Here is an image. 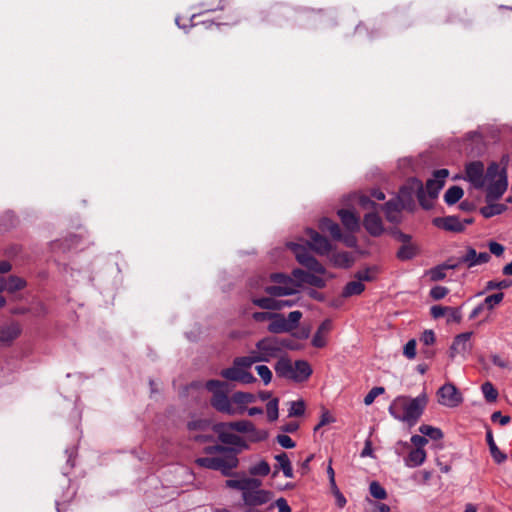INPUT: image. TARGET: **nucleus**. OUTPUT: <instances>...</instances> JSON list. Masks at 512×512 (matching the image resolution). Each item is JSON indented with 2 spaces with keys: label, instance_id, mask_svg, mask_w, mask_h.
<instances>
[{
  "label": "nucleus",
  "instance_id": "obj_1",
  "mask_svg": "<svg viewBox=\"0 0 512 512\" xmlns=\"http://www.w3.org/2000/svg\"><path fill=\"white\" fill-rule=\"evenodd\" d=\"M427 404L428 397L425 392L415 398L400 395L391 402L388 411L394 419L413 427L420 420Z\"/></svg>",
  "mask_w": 512,
  "mask_h": 512
},
{
  "label": "nucleus",
  "instance_id": "obj_2",
  "mask_svg": "<svg viewBox=\"0 0 512 512\" xmlns=\"http://www.w3.org/2000/svg\"><path fill=\"white\" fill-rule=\"evenodd\" d=\"M288 247L291 249V251L295 254V257L297 261L304 267H306L309 271H312L313 273H310L306 284H309L311 286H314L316 288H324L326 286V281L314 273L323 275L326 273L325 267L309 252V250L298 243H289Z\"/></svg>",
  "mask_w": 512,
  "mask_h": 512
},
{
  "label": "nucleus",
  "instance_id": "obj_3",
  "mask_svg": "<svg viewBox=\"0 0 512 512\" xmlns=\"http://www.w3.org/2000/svg\"><path fill=\"white\" fill-rule=\"evenodd\" d=\"M205 388L210 392V405L219 413L229 416L236 415V408L233 406L232 396L229 397V384L225 381L211 379L205 383Z\"/></svg>",
  "mask_w": 512,
  "mask_h": 512
},
{
  "label": "nucleus",
  "instance_id": "obj_4",
  "mask_svg": "<svg viewBox=\"0 0 512 512\" xmlns=\"http://www.w3.org/2000/svg\"><path fill=\"white\" fill-rule=\"evenodd\" d=\"M397 197L404 205V208L409 211L415 208V197L423 209L429 210L432 208V203L426 199V192L422 181L416 177L409 178L400 187Z\"/></svg>",
  "mask_w": 512,
  "mask_h": 512
},
{
  "label": "nucleus",
  "instance_id": "obj_5",
  "mask_svg": "<svg viewBox=\"0 0 512 512\" xmlns=\"http://www.w3.org/2000/svg\"><path fill=\"white\" fill-rule=\"evenodd\" d=\"M195 464L201 468L220 471L223 476L229 477L239 465V459L235 455L221 457H199Z\"/></svg>",
  "mask_w": 512,
  "mask_h": 512
},
{
  "label": "nucleus",
  "instance_id": "obj_6",
  "mask_svg": "<svg viewBox=\"0 0 512 512\" xmlns=\"http://www.w3.org/2000/svg\"><path fill=\"white\" fill-rule=\"evenodd\" d=\"M438 401L440 404L454 408L463 402V397L456 386L452 383H446L438 391Z\"/></svg>",
  "mask_w": 512,
  "mask_h": 512
},
{
  "label": "nucleus",
  "instance_id": "obj_7",
  "mask_svg": "<svg viewBox=\"0 0 512 512\" xmlns=\"http://www.w3.org/2000/svg\"><path fill=\"white\" fill-rule=\"evenodd\" d=\"M306 235L309 237L307 244L317 254L326 255L331 251L332 245L329 240L316 230L308 228L306 230Z\"/></svg>",
  "mask_w": 512,
  "mask_h": 512
},
{
  "label": "nucleus",
  "instance_id": "obj_8",
  "mask_svg": "<svg viewBox=\"0 0 512 512\" xmlns=\"http://www.w3.org/2000/svg\"><path fill=\"white\" fill-rule=\"evenodd\" d=\"M466 179L477 189L483 188L484 164L481 161H472L465 166Z\"/></svg>",
  "mask_w": 512,
  "mask_h": 512
},
{
  "label": "nucleus",
  "instance_id": "obj_9",
  "mask_svg": "<svg viewBox=\"0 0 512 512\" xmlns=\"http://www.w3.org/2000/svg\"><path fill=\"white\" fill-rule=\"evenodd\" d=\"M448 176V169L442 168L434 171L433 178L428 179L426 182V191L430 198L435 199L438 197L440 190L445 185V179Z\"/></svg>",
  "mask_w": 512,
  "mask_h": 512
},
{
  "label": "nucleus",
  "instance_id": "obj_10",
  "mask_svg": "<svg viewBox=\"0 0 512 512\" xmlns=\"http://www.w3.org/2000/svg\"><path fill=\"white\" fill-rule=\"evenodd\" d=\"M273 493L268 490H245L242 494L244 505L249 507L261 506L268 503Z\"/></svg>",
  "mask_w": 512,
  "mask_h": 512
},
{
  "label": "nucleus",
  "instance_id": "obj_11",
  "mask_svg": "<svg viewBox=\"0 0 512 512\" xmlns=\"http://www.w3.org/2000/svg\"><path fill=\"white\" fill-rule=\"evenodd\" d=\"M432 224L439 229L453 233H462L465 231L464 223H462L459 216L456 215L436 217L432 220Z\"/></svg>",
  "mask_w": 512,
  "mask_h": 512
},
{
  "label": "nucleus",
  "instance_id": "obj_12",
  "mask_svg": "<svg viewBox=\"0 0 512 512\" xmlns=\"http://www.w3.org/2000/svg\"><path fill=\"white\" fill-rule=\"evenodd\" d=\"M255 346L257 350L262 352L263 356L267 357V362L281 353L278 345V337L275 336L265 337L259 340Z\"/></svg>",
  "mask_w": 512,
  "mask_h": 512
},
{
  "label": "nucleus",
  "instance_id": "obj_13",
  "mask_svg": "<svg viewBox=\"0 0 512 512\" xmlns=\"http://www.w3.org/2000/svg\"><path fill=\"white\" fill-rule=\"evenodd\" d=\"M230 430L237 431L239 433H254L257 435L253 439L254 441H263L267 438V432L265 431H256L255 425L249 420H240L235 422H225Z\"/></svg>",
  "mask_w": 512,
  "mask_h": 512
},
{
  "label": "nucleus",
  "instance_id": "obj_14",
  "mask_svg": "<svg viewBox=\"0 0 512 512\" xmlns=\"http://www.w3.org/2000/svg\"><path fill=\"white\" fill-rule=\"evenodd\" d=\"M363 226L373 237H379L384 232L382 219L376 212H369L364 215Z\"/></svg>",
  "mask_w": 512,
  "mask_h": 512
},
{
  "label": "nucleus",
  "instance_id": "obj_15",
  "mask_svg": "<svg viewBox=\"0 0 512 512\" xmlns=\"http://www.w3.org/2000/svg\"><path fill=\"white\" fill-rule=\"evenodd\" d=\"M472 332H464L457 335L452 345L450 346L449 356L451 359H454L458 354H464L471 349L470 338L472 336Z\"/></svg>",
  "mask_w": 512,
  "mask_h": 512
},
{
  "label": "nucleus",
  "instance_id": "obj_16",
  "mask_svg": "<svg viewBox=\"0 0 512 512\" xmlns=\"http://www.w3.org/2000/svg\"><path fill=\"white\" fill-rule=\"evenodd\" d=\"M229 427L225 422L216 423L213 425V431L217 434L218 439L225 446L232 447L233 444H236L240 441V436L234 433L229 432Z\"/></svg>",
  "mask_w": 512,
  "mask_h": 512
},
{
  "label": "nucleus",
  "instance_id": "obj_17",
  "mask_svg": "<svg viewBox=\"0 0 512 512\" xmlns=\"http://www.w3.org/2000/svg\"><path fill=\"white\" fill-rule=\"evenodd\" d=\"M232 400L236 405V415H242L246 412L247 405L256 401V395L250 392L236 391L232 395Z\"/></svg>",
  "mask_w": 512,
  "mask_h": 512
},
{
  "label": "nucleus",
  "instance_id": "obj_18",
  "mask_svg": "<svg viewBox=\"0 0 512 512\" xmlns=\"http://www.w3.org/2000/svg\"><path fill=\"white\" fill-rule=\"evenodd\" d=\"M337 215L348 231L353 233L360 229V219L353 211L349 209H339Z\"/></svg>",
  "mask_w": 512,
  "mask_h": 512
},
{
  "label": "nucleus",
  "instance_id": "obj_19",
  "mask_svg": "<svg viewBox=\"0 0 512 512\" xmlns=\"http://www.w3.org/2000/svg\"><path fill=\"white\" fill-rule=\"evenodd\" d=\"M381 208L385 213L386 219L391 223L397 222L398 214L402 209H405L404 205L397 196L387 201L384 205L381 206Z\"/></svg>",
  "mask_w": 512,
  "mask_h": 512
},
{
  "label": "nucleus",
  "instance_id": "obj_20",
  "mask_svg": "<svg viewBox=\"0 0 512 512\" xmlns=\"http://www.w3.org/2000/svg\"><path fill=\"white\" fill-rule=\"evenodd\" d=\"M311 365L306 360H296L293 365L292 380L295 382H304L312 374Z\"/></svg>",
  "mask_w": 512,
  "mask_h": 512
},
{
  "label": "nucleus",
  "instance_id": "obj_21",
  "mask_svg": "<svg viewBox=\"0 0 512 512\" xmlns=\"http://www.w3.org/2000/svg\"><path fill=\"white\" fill-rule=\"evenodd\" d=\"M224 3L225 0H199L196 4V8L199 10L198 15L223 10ZM196 17L197 14H192L190 18L191 22H193Z\"/></svg>",
  "mask_w": 512,
  "mask_h": 512
},
{
  "label": "nucleus",
  "instance_id": "obj_22",
  "mask_svg": "<svg viewBox=\"0 0 512 512\" xmlns=\"http://www.w3.org/2000/svg\"><path fill=\"white\" fill-rule=\"evenodd\" d=\"M21 334V327L18 323L13 322L8 325L0 326V342L11 344Z\"/></svg>",
  "mask_w": 512,
  "mask_h": 512
},
{
  "label": "nucleus",
  "instance_id": "obj_23",
  "mask_svg": "<svg viewBox=\"0 0 512 512\" xmlns=\"http://www.w3.org/2000/svg\"><path fill=\"white\" fill-rule=\"evenodd\" d=\"M275 459L278 462V465H275V470L273 471L272 477H276L279 473V470H282L285 477L292 478L294 476L293 468L287 453L281 452L275 456Z\"/></svg>",
  "mask_w": 512,
  "mask_h": 512
},
{
  "label": "nucleus",
  "instance_id": "obj_24",
  "mask_svg": "<svg viewBox=\"0 0 512 512\" xmlns=\"http://www.w3.org/2000/svg\"><path fill=\"white\" fill-rule=\"evenodd\" d=\"M332 329V321L330 319H325L317 328L313 338H312V346L316 348H323L326 345L325 335H327Z\"/></svg>",
  "mask_w": 512,
  "mask_h": 512
},
{
  "label": "nucleus",
  "instance_id": "obj_25",
  "mask_svg": "<svg viewBox=\"0 0 512 512\" xmlns=\"http://www.w3.org/2000/svg\"><path fill=\"white\" fill-rule=\"evenodd\" d=\"M486 442L489 447V451H490V454H491L493 460L497 464H501V463L505 462L507 459V455L505 453H503L502 451H500V449L496 445L494 438H493L492 430L489 427H487V429H486Z\"/></svg>",
  "mask_w": 512,
  "mask_h": 512
},
{
  "label": "nucleus",
  "instance_id": "obj_26",
  "mask_svg": "<svg viewBox=\"0 0 512 512\" xmlns=\"http://www.w3.org/2000/svg\"><path fill=\"white\" fill-rule=\"evenodd\" d=\"M286 323V318L283 314L273 313L270 323L267 327L268 331L274 334L290 332V327Z\"/></svg>",
  "mask_w": 512,
  "mask_h": 512
},
{
  "label": "nucleus",
  "instance_id": "obj_27",
  "mask_svg": "<svg viewBox=\"0 0 512 512\" xmlns=\"http://www.w3.org/2000/svg\"><path fill=\"white\" fill-rule=\"evenodd\" d=\"M319 229L322 232H327L334 240H342V232L338 223L330 218L324 217L319 221Z\"/></svg>",
  "mask_w": 512,
  "mask_h": 512
},
{
  "label": "nucleus",
  "instance_id": "obj_28",
  "mask_svg": "<svg viewBox=\"0 0 512 512\" xmlns=\"http://www.w3.org/2000/svg\"><path fill=\"white\" fill-rule=\"evenodd\" d=\"M27 287V281L19 277L17 275H9L7 277V285L4 287L6 288V292L8 294L14 295L13 300L18 299V297L15 295L16 292L21 291Z\"/></svg>",
  "mask_w": 512,
  "mask_h": 512
},
{
  "label": "nucleus",
  "instance_id": "obj_29",
  "mask_svg": "<svg viewBox=\"0 0 512 512\" xmlns=\"http://www.w3.org/2000/svg\"><path fill=\"white\" fill-rule=\"evenodd\" d=\"M426 460V452L423 448L412 449L404 459L405 465L411 468L418 467Z\"/></svg>",
  "mask_w": 512,
  "mask_h": 512
},
{
  "label": "nucleus",
  "instance_id": "obj_30",
  "mask_svg": "<svg viewBox=\"0 0 512 512\" xmlns=\"http://www.w3.org/2000/svg\"><path fill=\"white\" fill-rule=\"evenodd\" d=\"M275 372L278 377L292 380L293 364L289 358L282 357L275 364Z\"/></svg>",
  "mask_w": 512,
  "mask_h": 512
},
{
  "label": "nucleus",
  "instance_id": "obj_31",
  "mask_svg": "<svg viewBox=\"0 0 512 512\" xmlns=\"http://www.w3.org/2000/svg\"><path fill=\"white\" fill-rule=\"evenodd\" d=\"M331 262L338 268H350L354 263V258L350 252L343 251L332 254Z\"/></svg>",
  "mask_w": 512,
  "mask_h": 512
},
{
  "label": "nucleus",
  "instance_id": "obj_32",
  "mask_svg": "<svg viewBox=\"0 0 512 512\" xmlns=\"http://www.w3.org/2000/svg\"><path fill=\"white\" fill-rule=\"evenodd\" d=\"M506 189H507V180L505 178L503 180L500 179V180L494 182L493 184H491L487 189V195H486L487 202H489L491 200L499 199L504 194Z\"/></svg>",
  "mask_w": 512,
  "mask_h": 512
},
{
  "label": "nucleus",
  "instance_id": "obj_33",
  "mask_svg": "<svg viewBox=\"0 0 512 512\" xmlns=\"http://www.w3.org/2000/svg\"><path fill=\"white\" fill-rule=\"evenodd\" d=\"M203 452L207 455H213V454L219 453L222 456H227V455L233 454L237 457V455L240 453V449H236L235 447H229V446L217 444V445L204 447Z\"/></svg>",
  "mask_w": 512,
  "mask_h": 512
},
{
  "label": "nucleus",
  "instance_id": "obj_34",
  "mask_svg": "<svg viewBox=\"0 0 512 512\" xmlns=\"http://www.w3.org/2000/svg\"><path fill=\"white\" fill-rule=\"evenodd\" d=\"M265 292L272 297L293 295L297 292L295 287L288 285H270L265 287Z\"/></svg>",
  "mask_w": 512,
  "mask_h": 512
},
{
  "label": "nucleus",
  "instance_id": "obj_35",
  "mask_svg": "<svg viewBox=\"0 0 512 512\" xmlns=\"http://www.w3.org/2000/svg\"><path fill=\"white\" fill-rule=\"evenodd\" d=\"M507 210V206L502 203L488 204L480 208V213L484 218H491L500 215Z\"/></svg>",
  "mask_w": 512,
  "mask_h": 512
},
{
  "label": "nucleus",
  "instance_id": "obj_36",
  "mask_svg": "<svg viewBox=\"0 0 512 512\" xmlns=\"http://www.w3.org/2000/svg\"><path fill=\"white\" fill-rule=\"evenodd\" d=\"M419 253V249L413 244H403L397 251V258L400 261H408L413 259Z\"/></svg>",
  "mask_w": 512,
  "mask_h": 512
},
{
  "label": "nucleus",
  "instance_id": "obj_37",
  "mask_svg": "<svg viewBox=\"0 0 512 512\" xmlns=\"http://www.w3.org/2000/svg\"><path fill=\"white\" fill-rule=\"evenodd\" d=\"M379 267L378 266H370L366 267L363 270H359L355 273L354 277L359 280L360 282L366 281L371 282L376 280L378 274H379Z\"/></svg>",
  "mask_w": 512,
  "mask_h": 512
},
{
  "label": "nucleus",
  "instance_id": "obj_38",
  "mask_svg": "<svg viewBox=\"0 0 512 512\" xmlns=\"http://www.w3.org/2000/svg\"><path fill=\"white\" fill-rule=\"evenodd\" d=\"M463 195V189L460 186L454 185L445 192L444 201L447 205L451 206L459 202Z\"/></svg>",
  "mask_w": 512,
  "mask_h": 512
},
{
  "label": "nucleus",
  "instance_id": "obj_39",
  "mask_svg": "<svg viewBox=\"0 0 512 512\" xmlns=\"http://www.w3.org/2000/svg\"><path fill=\"white\" fill-rule=\"evenodd\" d=\"M364 290L365 285L359 280L350 281L344 286L341 295L344 298H348L354 295H360Z\"/></svg>",
  "mask_w": 512,
  "mask_h": 512
},
{
  "label": "nucleus",
  "instance_id": "obj_40",
  "mask_svg": "<svg viewBox=\"0 0 512 512\" xmlns=\"http://www.w3.org/2000/svg\"><path fill=\"white\" fill-rule=\"evenodd\" d=\"M252 303L262 309L280 310V305H279L278 300L273 297L253 298Z\"/></svg>",
  "mask_w": 512,
  "mask_h": 512
},
{
  "label": "nucleus",
  "instance_id": "obj_41",
  "mask_svg": "<svg viewBox=\"0 0 512 512\" xmlns=\"http://www.w3.org/2000/svg\"><path fill=\"white\" fill-rule=\"evenodd\" d=\"M419 432L423 434L424 437H429L435 441L441 440L444 437L441 429L426 424H423L419 427Z\"/></svg>",
  "mask_w": 512,
  "mask_h": 512
},
{
  "label": "nucleus",
  "instance_id": "obj_42",
  "mask_svg": "<svg viewBox=\"0 0 512 512\" xmlns=\"http://www.w3.org/2000/svg\"><path fill=\"white\" fill-rule=\"evenodd\" d=\"M481 390L488 403H493L497 400L499 393L491 382L487 381L483 383L481 385Z\"/></svg>",
  "mask_w": 512,
  "mask_h": 512
},
{
  "label": "nucleus",
  "instance_id": "obj_43",
  "mask_svg": "<svg viewBox=\"0 0 512 512\" xmlns=\"http://www.w3.org/2000/svg\"><path fill=\"white\" fill-rule=\"evenodd\" d=\"M504 299L503 292H497L492 295L487 296L482 302V306L485 309L493 310L497 305H499Z\"/></svg>",
  "mask_w": 512,
  "mask_h": 512
},
{
  "label": "nucleus",
  "instance_id": "obj_44",
  "mask_svg": "<svg viewBox=\"0 0 512 512\" xmlns=\"http://www.w3.org/2000/svg\"><path fill=\"white\" fill-rule=\"evenodd\" d=\"M270 470L269 463L265 460H261L249 468V473L252 476H267L270 473Z\"/></svg>",
  "mask_w": 512,
  "mask_h": 512
},
{
  "label": "nucleus",
  "instance_id": "obj_45",
  "mask_svg": "<svg viewBox=\"0 0 512 512\" xmlns=\"http://www.w3.org/2000/svg\"><path fill=\"white\" fill-rule=\"evenodd\" d=\"M511 285H512V280H509V279H503L501 281L490 280L486 283L485 289L481 294H483L487 291L495 290V289H499V290L507 289Z\"/></svg>",
  "mask_w": 512,
  "mask_h": 512
},
{
  "label": "nucleus",
  "instance_id": "obj_46",
  "mask_svg": "<svg viewBox=\"0 0 512 512\" xmlns=\"http://www.w3.org/2000/svg\"><path fill=\"white\" fill-rule=\"evenodd\" d=\"M278 404H279L278 398H273L266 405L267 418L270 422H274L278 419V416H279Z\"/></svg>",
  "mask_w": 512,
  "mask_h": 512
},
{
  "label": "nucleus",
  "instance_id": "obj_47",
  "mask_svg": "<svg viewBox=\"0 0 512 512\" xmlns=\"http://www.w3.org/2000/svg\"><path fill=\"white\" fill-rule=\"evenodd\" d=\"M370 494L379 500H384L387 498V492L385 488L377 481H372L369 486Z\"/></svg>",
  "mask_w": 512,
  "mask_h": 512
},
{
  "label": "nucleus",
  "instance_id": "obj_48",
  "mask_svg": "<svg viewBox=\"0 0 512 512\" xmlns=\"http://www.w3.org/2000/svg\"><path fill=\"white\" fill-rule=\"evenodd\" d=\"M242 369L238 366H232L229 368H225L221 371V376L230 381H239Z\"/></svg>",
  "mask_w": 512,
  "mask_h": 512
},
{
  "label": "nucleus",
  "instance_id": "obj_49",
  "mask_svg": "<svg viewBox=\"0 0 512 512\" xmlns=\"http://www.w3.org/2000/svg\"><path fill=\"white\" fill-rule=\"evenodd\" d=\"M270 279L272 282L276 283L277 285H288V286H292V287L296 286L293 279L283 273H272L270 275Z\"/></svg>",
  "mask_w": 512,
  "mask_h": 512
},
{
  "label": "nucleus",
  "instance_id": "obj_50",
  "mask_svg": "<svg viewBox=\"0 0 512 512\" xmlns=\"http://www.w3.org/2000/svg\"><path fill=\"white\" fill-rule=\"evenodd\" d=\"M445 267L440 264V265H437L433 268H431L429 271H428V275L430 276V279L431 281H440V280H443L445 277H446V273H445Z\"/></svg>",
  "mask_w": 512,
  "mask_h": 512
},
{
  "label": "nucleus",
  "instance_id": "obj_51",
  "mask_svg": "<svg viewBox=\"0 0 512 512\" xmlns=\"http://www.w3.org/2000/svg\"><path fill=\"white\" fill-rule=\"evenodd\" d=\"M305 413V403L303 400L294 401L289 409V417H300Z\"/></svg>",
  "mask_w": 512,
  "mask_h": 512
},
{
  "label": "nucleus",
  "instance_id": "obj_52",
  "mask_svg": "<svg viewBox=\"0 0 512 512\" xmlns=\"http://www.w3.org/2000/svg\"><path fill=\"white\" fill-rule=\"evenodd\" d=\"M385 392V388L382 386L373 387L364 397V404L371 405L375 398Z\"/></svg>",
  "mask_w": 512,
  "mask_h": 512
},
{
  "label": "nucleus",
  "instance_id": "obj_53",
  "mask_svg": "<svg viewBox=\"0 0 512 512\" xmlns=\"http://www.w3.org/2000/svg\"><path fill=\"white\" fill-rule=\"evenodd\" d=\"M256 371L265 385H268L272 380V372L266 365L256 366Z\"/></svg>",
  "mask_w": 512,
  "mask_h": 512
},
{
  "label": "nucleus",
  "instance_id": "obj_54",
  "mask_svg": "<svg viewBox=\"0 0 512 512\" xmlns=\"http://www.w3.org/2000/svg\"><path fill=\"white\" fill-rule=\"evenodd\" d=\"M301 318L302 312L298 310L292 311L288 314V317L286 318V323L289 325L288 327H290V332L298 326Z\"/></svg>",
  "mask_w": 512,
  "mask_h": 512
},
{
  "label": "nucleus",
  "instance_id": "obj_55",
  "mask_svg": "<svg viewBox=\"0 0 512 512\" xmlns=\"http://www.w3.org/2000/svg\"><path fill=\"white\" fill-rule=\"evenodd\" d=\"M449 293V289L444 286H434L430 290V297L434 300H441Z\"/></svg>",
  "mask_w": 512,
  "mask_h": 512
},
{
  "label": "nucleus",
  "instance_id": "obj_56",
  "mask_svg": "<svg viewBox=\"0 0 512 512\" xmlns=\"http://www.w3.org/2000/svg\"><path fill=\"white\" fill-rule=\"evenodd\" d=\"M477 258V252L476 250L471 247V246H468L466 248V253L465 255H463L461 258H460V262L462 263H465L467 264V267L468 268H471L472 266H470V263H472L473 261H475Z\"/></svg>",
  "mask_w": 512,
  "mask_h": 512
},
{
  "label": "nucleus",
  "instance_id": "obj_57",
  "mask_svg": "<svg viewBox=\"0 0 512 512\" xmlns=\"http://www.w3.org/2000/svg\"><path fill=\"white\" fill-rule=\"evenodd\" d=\"M416 346H417V343H416V340L415 339H410L404 346V349H403V354L408 358V359H414L415 356H416Z\"/></svg>",
  "mask_w": 512,
  "mask_h": 512
},
{
  "label": "nucleus",
  "instance_id": "obj_58",
  "mask_svg": "<svg viewBox=\"0 0 512 512\" xmlns=\"http://www.w3.org/2000/svg\"><path fill=\"white\" fill-rule=\"evenodd\" d=\"M277 443L286 449L294 448L296 443L292 440V438L286 434H279L276 437Z\"/></svg>",
  "mask_w": 512,
  "mask_h": 512
},
{
  "label": "nucleus",
  "instance_id": "obj_59",
  "mask_svg": "<svg viewBox=\"0 0 512 512\" xmlns=\"http://www.w3.org/2000/svg\"><path fill=\"white\" fill-rule=\"evenodd\" d=\"M446 315L448 316V318H447L448 323H450V322L460 323L462 320V314H461L460 308L449 307Z\"/></svg>",
  "mask_w": 512,
  "mask_h": 512
},
{
  "label": "nucleus",
  "instance_id": "obj_60",
  "mask_svg": "<svg viewBox=\"0 0 512 512\" xmlns=\"http://www.w3.org/2000/svg\"><path fill=\"white\" fill-rule=\"evenodd\" d=\"M245 490H262V481L258 478H244Z\"/></svg>",
  "mask_w": 512,
  "mask_h": 512
},
{
  "label": "nucleus",
  "instance_id": "obj_61",
  "mask_svg": "<svg viewBox=\"0 0 512 512\" xmlns=\"http://www.w3.org/2000/svg\"><path fill=\"white\" fill-rule=\"evenodd\" d=\"M491 362L502 369H512L510 362L497 354L491 355Z\"/></svg>",
  "mask_w": 512,
  "mask_h": 512
},
{
  "label": "nucleus",
  "instance_id": "obj_62",
  "mask_svg": "<svg viewBox=\"0 0 512 512\" xmlns=\"http://www.w3.org/2000/svg\"><path fill=\"white\" fill-rule=\"evenodd\" d=\"M225 484H226V487L239 490V491H241L242 494L245 491L244 478L243 479H228V480H226Z\"/></svg>",
  "mask_w": 512,
  "mask_h": 512
},
{
  "label": "nucleus",
  "instance_id": "obj_63",
  "mask_svg": "<svg viewBox=\"0 0 512 512\" xmlns=\"http://www.w3.org/2000/svg\"><path fill=\"white\" fill-rule=\"evenodd\" d=\"M233 364L242 370L248 369L253 365L251 359L248 356L236 357L233 361Z\"/></svg>",
  "mask_w": 512,
  "mask_h": 512
},
{
  "label": "nucleus",
  "instance_id": "obj_64",
  "mask_svg": "<svg viewBox=\"0 0 512 512\" xmlns=\"http://www.w3.org/2000/svg\"><path fill=\"white\" fill-rule=\"evenodd\" d=\"M449 306L434 305L430 308V314L434 319H438L447 314Z\"/></svg>",
  "mask_w": 512,
  "mask_h": 512
}]
</instances>
